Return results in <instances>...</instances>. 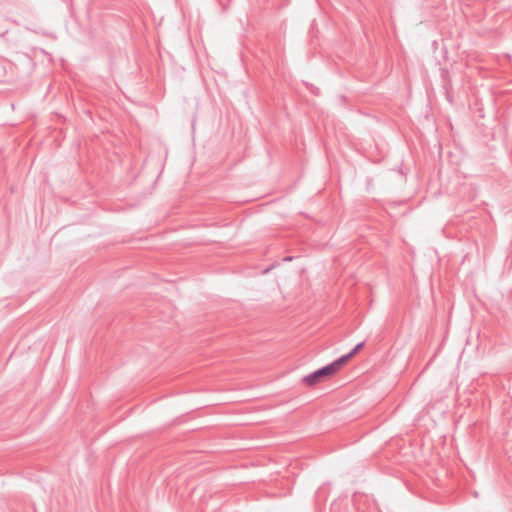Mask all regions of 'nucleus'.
Masks as SVG:
<instances>
[{
	"mask_svg": "<svg viewBox=\"0 0 512 512\" xmlns=\"http://www.w3.org/2000/svg\"><path fill=\"white\" fill-rule=\"evenodd\" d=\"M363 346H364V343L361 342L358 345H356L355 348L351 352H349L348 354L337 359L338 361H341V366L346 364Z\"/></svg>",
	"mask_w": 512,
	"mask_h": 512,
	"instance_id": "obj_2",
	"label": "nucleus"
},
{
	"mask_svg": "<svg viewBox=\"0 0 512 512\" xmlns=\"http://www.w3.org/2000/svg\"><path fill=\"white\" fill-rule=\"evenodd\" d=\"M341 367V361L335 360L331 364L305 376L303 378V382L308 386H313L336 374L341 369Z\"/></svg>",
	"mask_w": 512,
	"mask_h": 512,
	"instance_id": "obj_1",
	"label": "nucleus"
}]
</instances>
